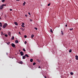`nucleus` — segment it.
<instances>
[{
    "label": "nucleus",
    "mask_w": 78,
    "mask_h": 78,
    "mask_svg": "<svg viewBox=\"0 0 78 78\" xmlns=\"http://www.w3.org/2000/svg\"><path fill=\"white\" fill-rule=\"evenodd\" d=\"M11 45L12 47H16V45L14 43H12L11 44Z\"/></svg>",
    "instance_id": "obj_1"
},
{
    "label": "nucleus",
    "mask_w": 78,
    "mask_h": 78,
    "mask_svg": "<svg viewBox=\"0 0 78 78\" xmlns=\"http://www.w3.org/2000/svg\"><path fill=\"white\" fill-rule=\"evenodd\" d=\"M20 53L21 54V56H23V52L21 51Z\"/></svg>",
    "instance_id": "obj_2"
},
{
    "label": "nucleus",
    "mask_w": 78,
    "mask_h": 78,
    "mask_svg": "<svg viewBox=\"0 0 78 78\" xmlns=\"http://www.w3.org/2000/svg\"><path fill=\"white\" fill-rule=\"evenodd\" d=\"M76 60H78V55H76Z\"/></svg>",
    "instance_id": "obj_3"
},
{
    "label": "nucleus",
    "mask_w": 78,
    "mask_h": 78,
    "mask_svg": "<svg viewBox=\"0 0 78 78\" xmlns=\"http://www.w3.org/2000/svg\"><path fill=\"white\" fill-rule=\"evenodd\" d=\"M2 8H3V6L2 5L0 6V9H2Z\"/></svg>",
    "instance_id": "obj_4"
},
{
    "label": "nucleus",
    "mask_w": 78,
    "mask_h": 78,
    "mask_svg": "<svg viewBox=\"0 0 78 78\" xmlns=\"http://www.w3.org/2000/svg\"><path fill=\"white\" fill-rule=\"evenodd\" d=\"M15 43H16V44H18V43H19V41L16 40L15 41Z\"/></svg>",
    "instance_id": "obj_5"
},
{
    "label": "nucleus",
    "mask_w": 78,
    "mask_h": 78,
    "mask_svg": "<svg viewBox=\"0 0 78 78\" xmlns=\"http://www.w3.org/2000/svg\"><path fill=\"white\" fill-rule=\"evenodd\" d=\"M14 23L15 24V25H18V23L16 22H15Z\"/></svg>",
    "instance_id": "obj_6"
},
{
    "label": "nucleus",
    "mask_w": 78,
    "mask_h": 78,
    "mask_svg": "<svg viewBox=\"0 0 78 78\" xmlns=\"http://www.w3.org/2000/svg\"><path fill=\"white\" fill-rule=\"evenodd\" d=\"M25 58H26V57H25V55H24L23 56V59H25Z\"/></svg>",
    "instance_id": "obj_7"
},
{
    "label": "nucleus",
    "mask_w": 78,
    "mask_h": 78,
    "mask_svg": "<svg viewBox=\"0 0 78 78\" xmlns=\"http://www.w3.org/2000/svg\"><path fill=\"white\" fill-rule=\"evenodd\" d=\"M25 56H26V57H27L28 58V57H29V56H28V54H25Z\"/></svg>",
    "instance_id": "obj_8"
},
{
    "label": "nucleus",
    "mask_w": 78,
    "mask_h": 78,
    "mask_svg": "<svg viewBox=\"0 0 78 78\" xmlns=\"http://www.w3.org/2000/svg\"><path fill=\"white\" fill-rule=\"evenodd\" d=\"M8 33L9 36H11V32H8Z\"/></svg>",
    "instance_id": "obj_9"
},
{
    "label": "nucleus",
    "mask_w": 78,
    "mask_h": 78,
    "mask_svg": "<svg viewBox=\"0 0 78 78\" xmlns=\"http://www.w3.org/2000/svg\"><path fill=\"white\" fill-rule=\"evenodd\" d=\"M26 3V2H24L23 3V6H25V4Z\"/></svg>",
    "instance_id": "obj_10"
},
{
    "label": "nucleus",
    "mask_w": 78,
    "mask_h": 78,
    "mask_svg": "<svg viewBox=\"0 0 78 78\" xmlns=\"http://www.w3.org/2000/svg\"><path fill=\"white\" fill-rule=\"evenodd\" d=\"M30 62H33V59H30Z\"/></svg>",
    "instance_id": "obj_11"
},
{
    "label": "nucleus",
    "mask_w": 78,
    "mask_h": 78,
    "mask_svg": "<svg viewBox=\"0 0 78 78\" xmlns=\"http://www.w3.org/2000/svg\"><path fill=\"white\" fill-rule=\"evenodd\" d=\"M6 27L5 25H4L2 26V27L3 28H5Z\"/></svg>",
    "instance_id": "obj_12"
},
{
    "label": "nucleus",
    "mask_w": 78,
    "mask_h": 78,
    "mask_svg": "<svg viewBox=\"0 0 78 78\" xmlns=\"http://www.w3.org/2000/svg\"><path fill=\"white\" fill-rule=\"evenodd\" d=\"M2 5L3 7V6H6V4H2Z\"/></svg>",
    "instance_id": "obj_13"
},
{
    "label": "nucleus",
    "mask_w": 78,
    "mask_h": 78,
    "mask_svg": "<svg viewBox=\"0 0 78 78\" xmlns=\"http://www.w3.org/2000/svg\"><path fill=\"white\" fill-rule=\"evenodd\" d=\"M50 32H51V33H53V30L51 29H50Z\"/></svg>",
    "instance_id": "obj_14"
},
{
    "label": "nucleus",
    "mask_w": 78,
    "mask_h": 78,
    "mask_svg": "<svg viewBox=\"0 0 78 78\" xmlns=\"http://www.w3.org/2000/svg\"><path fill=\"white\" fill-rule=\"evenodd\" d=\"M34 35L33 34L31 35V37L32 38H33V37H34Z\"/></svg>",
    "instance_id": "obj_15"
},
{
    "label": "nucleus",
    "mask_w": 78,
    "mask_h": 78,
    "mask_svg": "<svg viewBox=\"0 0 78 78\" xmlns=\"http://www.w3.org/2000/svg\"><path fill=\"white\" fill-rule=\"evenodd\" d=\"M12 40H14V36H13L12 37Z\"/></svg>",
    "instance_id": "obj_16"
},
{
    "label": "nucleus",
    "mask_w": 78,
    "mask_h": 78,
    "mask_svg": "<svg viewBox=\"0 0 78 78\" xmlns=\"http://www.w3.org/2000/svg\"><path fill=\"white\" fill-rule=\"evenodd\" d=\"M4 25L6 27V26L8 25V24L7 23H5V24Z\"/></svg>",
    "instance_id": "obj_17"
},
{
    "label": "nucleus",
    "mask_w": 78,
    "mask_h": 78,
    "mask_svg": "<svg viewBox=\"0 0 78 78\" xmlns=\"http://www.w3.org/2000/svg\"><path fill=\"white\" fill-rule=\"evenodd\" d=\"M62 34L63 35L64 34V33L62 32V30L61 31Z\"/></svg>",
    "instance_id": "obj_18"
},
{
    "label": "nucleus",
    "mask_w": 78,
    "mask_h": 78,
    "mask_svg": "<svg viewBox=\"0 0 78 78\" xmlns=\"http://www.w3.org/2000/svg\"><path fill=\"white\" fill-rule=\"evenodd\" d=\"M7 45H9V44H10V42H9L7 43Z\"/></svg>",
    "instance_id": "obj_19"
},
{
    "label": "nucleus",
    "mask_w": 78,
    "mask_h": 78,
    "mask_svg": "<svg viewBox=\"0 0 78 78\" xmlns=\"http://www.w3.org/2000/svg\"><path fill=\"white\" fill-rule=\"evenodd\" d=\"M73 28H70L69 29V30H70V31H72V30H73Z\"/></svg>",
    "instance_id": "obj_20"
},
{
    "label": "nucleus",
    "mask_w": 78,
    "mask_h": 78,
    "mask_svg": "<svg viewBox=\"0 0 78 78\" xmlns=\"http://www.w3.org/2000/svg\"><path fill=\"white\" fill-rule=\"evenodd\" d=\"M70 75H73V73H72V72H71V73H70Z\"/></svg>",
    "instance_id": "obj_21"
},
{
    "label": "nucleus",
    "mask_w": 78,
    "mask_h": 78,
    "mask_svg": "<svg viewBox=\"0 0 78 78\" xmlns=\"http://www.w3.org/2000/svg\"><path fill=\"white\" fill-rule=\"evenodd\" d=\"M69 53H71V52H72V50L70 49L69 51Z\"/></svg>",
    "instance_id": "obj_22"
},
{
    "label": "nucleus",
    "mask_w": 78,
    "mask_h": 78,
    "mask_svg": "<svg viewBox=\"0 0 78 78\" xmlns=\"http://www.w3.org/2000/svg\"><path fill=\"white\" fill-rule=\"evenodd\" d=\"M23 51H26V50H25L24 48H23Z\"/></svg>",
    "instance_id": "obj_23"
},
{
    "label": "nucleus",
    "mask_w": 78,
    "mask_h": 78,
    "mask_svg": "<svg viewBox=\"0 0 78 78\" xmlns=\"http://www.w3.org/2000/svg\"><path fill=\"white\" fill-rule=\"evenodd\" d=\"M21 27H23V28L25 27V26H24V25H22Z\"/></svg>",
    "instance_id": "obj_24"
},
{
    "label": "nucleus",
    "mask_w": 78,
    "mask_h": 78,
    "mask_svg": "<svg viewBox=\"0 0 78 78\" xmlns=\"http://www.w3.org/2000/svg\"><path fill=\"white\" fill-rule=\"evenodd\" d=\"M5 2V0H2V2Z\"/></svg>",
    "instance_id": "obj_25"
},
{
    "label": "nucleus",
    "mask_w": 78,
    "mask_h": 78,
    "mask_svg": "<svg viewBox=\"0 0 78 78\" xmlns=\"http://www.w3.org/2000/svg\"><path fill=\"white\" fill-rule=\"evenodd\" d=\"M22 25H25V23H22Z\"/></svg>",
    "instance_id": "obj_26"
},
{
    "label": "nucleus",
    "mask_w": 78,
    "mask_h": 78,
    "mask_svg": "<svg viewBox=\"0 0 78 78\" xmlns=\"http://www.w3.org/2000/svg\"><path fill=\"white\" fill-rule=\"evenodd\" d=\"M5 37H8V35L6 34H5Z\"/></svg>",
    "instance_id": "obj_27"
},
{
    "label": "nucleus",
    "mask_w": 78,
    "mask_h": 78,
    "mask_svg": "<svg viewBox=\"0 0 78 78\" xmlns=\"http://www.w3.org/2000/svg\"><path fill=\"white\" fill-rule=\"evenodd\" d=\"M33 66H34V65H36V63L34 62V63H33Z\"/></svg>",
    "instance_id": "obj_28"
},
{
    "label": "nucleus",
    "mask_w": 78,
    "mask_h": 78,
    "mask_svg": "<svg viewBox=\"0 0 78 78\" xmlns=\"http://www.w3.org/2000/svg\"><path fill=\"white\" fill-rule=\"evenodd\" d=\"M20 64H22V63H23V62L22 61H21L20 62Z\"/></svg>",
    "instance_id": "obj_29"
},
{
    "label": "nucleus",
    "mask_w": 78,
    "mask_h": 78,
    "mask_svg": "<svg viewBox=\"0 0 78 78\" xmlns=\"http://www.w3.org/2000/svg\"><path fill=\"white\" fill-rule=\"evenodd\" d=\"M35 30H37V27H35L34 28Z\"/></svg>",
    "instance_id": "obj_30"
},
{
    "label": "nucleus",
    "mask_w": 78,
    "mask_h": 78,
    "mask_svg": "<svg viewBox=\"0 0 78 78\" xmlns=\"http://www.w3.org/2000/svg\"><path fill=\"white\" fill-rule=\"evenodd\" d=\"M27 35H25L24 36V37L25 38H27Z\"/></svg>",
    "instance_id": "obj_31"
},
{
    "label": "nucleus",
    "mask_w": 78,
    "mask_h": 78,
    "mask_svg": "<svg viewBox=\"0 0 78 78\" xmlns=\"http://www.w3.org/2000/svg\"><path fill=\"white\" fill-rule=\"evenodd\" d=\"M50 3H49L48 5V6H50Z\"/></svg>",
    "instance_id": "obj_32"
},
{
    "label": "nucleus",
    "mask_w": 78,
    "mask_h": 78,
    "mask_svg": "<svg viewBox=\"0 0 78 78\" xmlns=\"http://www.w3.org/2000/svg\"><path fill=\"white\" fill-rule=\"evenodd\" d=\"M10 11H12V9H10Z\"/></svg>",
    "instance_id": "obj_33"
},
{
    "label": "nucleus",
    "mask_w": 78,
    "mask_h": 78,
    "mask_svg": "<svg viewBox=\"0 0 78 78\" xmlns=\"http://www.w3.org/2000/svg\"><path fill=\"white\" fill-rule=\"evenodd\" d=\"M21 29L23 31L24 30L22 27Z\"/></svg>",
    "instance_id": "obj_34"
},
{
    "label": "nucleus",
    "mask_w": 78,
    "mask_h": 78,
    "mask_svg": "<svg viewBox=\"0 0 78 78\" xmlns=\"http://www.w3.org/2000/svg\"><path fill=\"white\" fill-rule=\"evenodd\" d=\"M25 16L26 17H27V16H28V15H27V14H26V15H25Z\"/></svg>",
    "instance_id": "obj_35"
},
{
    "label": "nucleus",
    "mask_w": 78,
    "mask_h": 78,
    "mask_svg": "<svg viewBox=\"0 0 78 78\" xmlns=\"http://www.w3.org/2000/svg\"><path fill=\"white\" fill-rule=\"evenodd\" d=\"M0 27H2V24H1V25H0Z\"/></svg>",
    "instance_id": "obj_36"
},
{
    "label": "nucleus",
    "mask_w": 78,
    "mask_h": 78,
    "mask_svg": "<svg viewBox=\"0 0 78 78\" xmlns=\"http://www.w3.org/2000/svg\"><path fill=\"white\" fill-rule=\"evenodd\" d=\"M24 44H27V41H25L24 42Z\"/></svg>",
    "instance_id": "obj_37"
},
{
    "label": "nucleus",
    "mask_w": 78,
    "mask_h": 78,
    "mask_svg": "<svg viewBox=\"0 0 78 78\" xmlns=\"http://www.w3.org/2000/svg\"><path fill=\"white\" fill-rule=\"evenodd\" d=\"M38 68H39V69H41V66H39Z\"/></svg>",
    "instance_id": "obj_38"
},
{
    "label": "nucleus",
    "mask_w": 78,
    "mask_h": 78,
    "mask_svg": "<svg viewBox=\"0 0 78 78\" xmlns=\"http://www.w3.org/2000/svg\"><path fill=\"white\" fill-rule=\"evenodd\" d=\"M28 14H29V15H30V12H28Z\"/></svg>",
    "instance_id": "obj_39"
},
{
    "label": "nucleus",
    "mask_w": 78,
    "mask_h": 78,
    "mask_svg": "<svg viewBox=\"0 0 78 78\" xmlns=\"http://www.w3.org/2000/svg\"><path fill=\"white\" fill-rule=\"evenodd\" d=\"M0 25H2V23L1 22H0Z\"/></svg>",
    "instance_id": "obj_40"
},
{
    "label": "nucleus",
    "mask_w": 78,
    "mask_h": 78,
    "mask_svg": "<svg viewBox=\"0 0 78 78\" xmlns=\"http://www.w3.org/2000/svg\"><path fill=\"white\" fill-rule=\"evenodd\" d=\"M0 30H2V28L0 27Z\"/></svg>",
    "instance_id": "obj_41"
},
{
    "label": "nucleus",
    "mask_w": 78,
    "mask_h": 78,
    "mask_svg": "<svg viewBox=\"0 0 78 78\" xmlns=\"http://www.w3.org/2000/svg\"><path fill=\"white\" fill-rule=\"evenodd\" d=\"M19 34H20V32H19Z\"/></svg>",
    "instance_id": "obj_42"
},
{
    "label": "nucleus",
    "mask_w": 78,
    "mask_h": 78,
    "mask_svg": "<svg viewBox=\"0 0 78 78\" xmlns=\"http://www.w3.org/2000/svg\"><path fill=\"white\" fill-rule=\"evenodd\" d=\"M66 27H67V24L66 25Z\"/></svg>",
    "instance_id": "obj_43"
},
{
    "label": "nucleus",
    "mask_w": 78,
    "mask_h": 78,
    "mask_svg": "<svg viewBox=\"0 0 78 78\" xmlns=\"http://www.w3.org/2000/svg\"><path fill=\"white\" fill-rule=\"evenodd\" d=\"M2 35H3V32H2Z\"/></svg>",
    "instance_id": "obj_44"
},
{
    "label": "nucleus",
    "mask_w": 78,
    "mask_h": 78,
    "mask_svg": "<svg viewBox=\"0 0 78 78\" xmlns=\"http://www.w3.org/2000/svg\"><path fill=\"white\" fill-rule=\"evenodd\" d=\"M44 78H47V77H46V76H44Z\"/></svg>",
    "instance_id": "obj_45"
},
{
    "label": "nucleus",
    "mask_w": 78,
    "mask_h": 78,
    "mask_svg": "<svg viewBox=\"0 0 78 78\" xmlns=\"http://www.w3.org/2000/svg\"><path fill=\"white\" fill-rule=\"evenodd\" d=\"M39 61V60H38V59L37 60V61Z\"/></svg>",
    "instance_id": "obj_46"
},
{
    "label": "nucleus",
    "mask_w": 78,
    "mask_h": 78,
    "mask_svg": "<svg viewBox=\"0 0 78 78\" xmlns=\"http://www.w3.org/2000/svg\"><path fill=\"white\" fill-rule=\"evenodd\" d=\"M16 1H20V0H16Z\"/></svg>",
    "instance_id": "obj_47"
},
{
    "label": "nucleus",
    "mask_w": 78,
    "mask_h": 78,
    "mask_svg": "<svg viewBox=\"0 0 78 78\" xmlns=\"http://www.w3.org/2000/svg\"><path fill=\"white\" fill-rule=\"evenodd\" d=\"M38 62H40V61L39 60H38Z\"/></svg>",
    "instance_id": "obj_48"
},
{
    "label": "nucleus",
    "mask_w": 78,
    "mask_h": 78,
    "mask_svg": "<svg viewBox=\"0 0 78 78\" xmlns=\"http://www.w3.org/2000/svg\"><path fill=\"white\" fill-rule=\"evenodd\" d=\"M2 19V18L0 17V19Z\"/></svg>",
    "instance_id": "obj_49"
},
{
    "label": "nucleus",
    "mask_w": 78,
    "mask_h": 78,
    "mask_svg": "<svg viewBox=\"0 0 78 78\" xmlns=\"http://www.w3.org/2000/svg\"><path fill=\"white\" fill-rule=\"evenodd\" d=\"M32 21V20H30V21Z\"/></svg>",
    "instance_id": "obj_50"
}]
</instances>
